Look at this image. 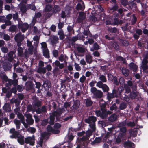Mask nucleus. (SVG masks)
<instances>
[{
	"instance_id": "1",
	"label": "nucleus",
	"mask_w": 148,
	"mask_h": 148,
	"mask_svg": "<svg viewBox=\"0 0 148 148\" xmlns=\"http://www.w3.org/2000/svg\"><path fill=\"white\" fill-rule=\"evenodd\" d=\"M90 91L93 94V97L96 99H100L103 96V93L102 91L97 90L95 87H91Z\"/></svg>"
},
{
	"instance_id": "2",
	"label": "nucleus",
	"mask_w": 148,
	"mask_h": 148,
	"mask_svg": "<svg viewBox=\"0 0 148 148\" xmlns=\"http://www.w3.org/2000/svg\"><path fill=\"white\" fill-rule=\"evenodd\" d=\"M97 120L96 118L93 116H89L85 120V122L89 124V126L92 130H95V122Z\"/></svg>"
},
{
	"instance_id": "3",
	"label": "nucleus",
	"mask_w": 148,
	"mask_h": 148,
	"mask_svg": "<svg viewBox=\"0 0 148 148\" xmlns=\"http://www.w3.org/2000/svg\"><path fill=\"white\" fill-rule=\"evenodd\" d=\"M25 36L22 34L21 32H19L16 34L14 36V40L16 42L17 46H21L22 42L25 39Z\"/></svg>"
},
{
	"instance_id": "4",
	"label": "nucleus",
	"mask_w": 148,
	"mask_h": 148,
	"mask_svg": "<svg viewBox=\"0 0 148 148\" xmlns=\"http://www.w3.org/2000/svg\"><path fill=\"white\" fill-rule=\"evenodd\" d=\"M101 112L100 110H97L95 111V114L97 116H100L102 119H106L108 117V114H110L112 112L109 110L101 111Z\"/></svg>"
},
{
	"instance_id": "5",
	"label": "nucleus",
	"mask_w": 148,
	"mask_h": 148,
	"mask_svg": "<svg viewBox=\"0 0 148 148\" xmlns=\"http://www.w3.org/2000/svg\"><path fill=\"white\" fill-rule=\"evenodd\" d=\"M74 132H76L75 130H68L67 135L65 138V142L69 143L73 140L74 137L75 136V135H74Z\"/></svg>"
},
{
	"instance_id": "6",
	"label": "nucleus",
	"mask_w": 148,
	"mask_h": 148,
	"mask_svg": "<svg viewBox=\"0 0 148 148\" xmlns=\"http://www.w3.org/2000/svg\"><path fill=\"white\" fill-rule=\"evenodd\" d=\"M7 60L12 63H15L16 62V61L14 59L16 57V51H11L7 54Z\"/></svg>"
},
{
	"instance_id": "7",
	"label": "nucleus",
	"mask_w": 148,
	"mask_h": 148,
	"mask_svg": "<svg viewBox=\"0 0 148 148\" xmlns=\"http://www.w3.org/2000/svg\"><path fill=\"white\" fill-rule=\"evenodd\" d=\"M19 20V23L18 26L19 29H21L22 32L24 33L29 28V25L27 23H23L21 20Z\"/></svg>"
},
{
	"instance_id": "8",
	"label": "nucleus",
	"mask_w": 148,
	"mask_h": 148,
	"mask_svg": "<svg viewBox=\"0 0 148 148\" xmlns=\"http://www.w3.org/2000/svg\"><path fill=\"white\" fill-rule=\"evenodd\" d=\"M66 111L65 109L63 108H58L56 111L52 112V114L56 117V120H58L61 114Z\"/></svg>"
},
{
	"instance_id": "9",
	"label": "nucleus",
	"mask_w": 148,
	"mask_h": 148,
	"mask_svg": "<svg viewBox=\"0 0 148 148\" xmlns=\"http://www.w3.org/2000/svg\"><path fill=\"white\" fill-rule=\"evenodd\" d=\"M55 64L56 66L54 69L53 70V72L55 74L57 72L59 71V69H62L64 68V64L63 63H60L59 61L56 60L55 62L53 63V64Z\"/></svg>"
},
{
	"instance_id": "10",
	"label": "nucleus",
	"mask_w": 148,
	"mask_h": 148,
	"mask_svg": "<svg viewBox=\"0 0 148 148\" xmlns=\"http://www.w3.org/2000/svg\"><path fill=\"white\" fill-rule=\"evenodd\" d=\"M25 117L27 118L26 119V124H27V127H25L26 129H28L30 125L33 124L34 121L32 118V116L29 114H27L25 115Z\"/></svg>"
},
{
	"instance_id": "11",
	"label": "nucleus",
	"mask_w": 148,
	"mask_h": 148,
	"mask_svg": "<svg viewBox=\"0 0 148 148\" xmlns=\"http://www.w3.org/2000/svg\"><path fill=\"white\" fill-rule=\"evenodd\" d=\"M27 91H34V85L31 81H28L26 82L25 86Z\"/></svg>"
},
{
	"instance_id": "12",
	"label": "nucleus",
	"mask_w": 148,
	"mask_h": 148,
	"mask_svg": "<svg viewBox=\"0 0 148 148\" xmlns=\"http://www.w3.org/2000/svg\"><path fill=\"white\" fill-rule=\"evenodd\" d=\"M21 130H10L9 133L12 134L10 137L11 139L16 138L21 135Z\"/></svg>"
},
{
	"instance_id": "13",
	"label": "nucleus",
	"mask_w": 148,
	"mask_h": 148,
	"mask_svg": "<svg viewBox=\"0 0 148 148\" xmlns=\"http://www.w3.org/2000/svg\"><path fill=\"white\" fill-rule=\"evenodd\" d=\"M117 93H118V88L115 86H114L112 90V93H109L108 92L107 97L108 99L113 98L114 97H117Z\"/></svg>"
},
{
	"instance_id": "14",
	"label": "nucleus",
	"mask_w": 148,
	"mask_h": 148,
	"mask_svg": "<svg viewBox=\"0 0 148 148\" xmlns=\"http://www.w3.org/2000/svg\"><path fill=\"white\" fill-rule=\"evenodd\" d=\"M96 86L100 88H102L104 92H108L109 89L106 84H103L101 82H97Z\"/></svg>"
},
{
	"instance_id": "15",
	"label": "nucleus",
	"mask_w": 148,
	"mask_h": 148,
	"mask_svg": "<svg viewBox=\"0 0 148 148\" xmlns=\"http://www.w3.org/2000/svg\"><path fill=\"white\" fill-rule=\"evenodd\" d=\"M56 117L54 115L52 114H51L49 116L50 120L49 121V123L50 125H48L47 128V130H53L52 127L50 125H53L54 124V121L55 120V117Z\"/></svg>"
},
{
	"instance_id": "16",
	"label": "nucleus",
	"mask_w": 148,
	"mask_h": 148,
	"mask_svg": "<svg viewBox=\"0 0 148 148\" xmlns=\"http://www.w3.org/2000/svg\"><path fill=\"white\" fill-rule=\"evenodd\" d=\"M25 143H29L30 145L33 146L35 143V138L33 135L32 137H28L25 139Z\"/></svg>"
},
{
	"instance_id": "17",
	"label": "nucleus",
	"mask_w": 148,
	"mask_h": 148,
	"mask_svg": "<svg viewBox=\"0 0 148 148\" xmlns=\"http://www.w3.org/2000/svg\"><path fill=\"white\" fill-rule=\"evenodd\" d=\"M32 104L34 107L39 108L42 106V101L39 99L35 98L33 99Z\"/></svg>"
},
{
	"instance_id": "18",
	"label": "nucleus",
	"mask_w": 148,
	"mask_h": 148,
	"mask_svg": "<svg viewBox=\"0 0 148 148\" xmlns=\"http://www.w3.org/2000/svg\"><path fill=\"white\" fill-rule=\"evenodd\" d=\"M86 18V14L84 12H79V15L77 21L78 23L82 22Z\"/></svg>"
},
{
	"instance_id": "19",
	"label": "nucleus",
	"mask_w": 148,
	"mask_h": 148,
	"mask_svg": "<svg viewBox=\"0 0 148 148\" xmlns=\"http://www.w3.org/2000/svg\"><path fill=\"white\" fill-rule=\"evenodd\" d=\"M123 145L124 148H135L134 144L129 140L124 142Z\"/></svg>"
},
{
	"instance_id": "20",
	"label": "nucleus",
	"mask_w": 148,
	"mask_h": 148,
	"mask_svg": "<svg viewBox=\"0 0 148 148\" xmlns=\"http://www.w3.org/2000/svg\"><path fill=\"white\" fill-rule=\"evenodd\" d=\"M80 104V102L78 100H74L72 106L70 108L72 110H77L79 107Z\"/></svg>"
},
{
	"instance_id": "21",
	"label": "nucleus",
	"mask_w": 148,
	"mask_h": 148,
	"mask_svg": "<svg viewBox=\"0 0 148 148\" xmlns=\"http://www.w3.org/2000/svg\"><path fill=\"white\" fill-rule=\"evenodd\" d=\"M127 85V87H131L133 91H136L137 89L136 85L135 84H133L132 82L130 80H129L127 82V84H124V86Z\"/></svg>"
},
{
	"instance_id": "22",
	"label": "nucleus",
	"mask_w": 148,
	"mask_h": 148,
	"mask_svg": "<svg viewBox=\"0 0 148 148\" xmlns=\"http://www.w3.org/2000/svg\"><path fill=\"white\" fill-rule=\"evenodd\" d=\"M93 57L90 53L86 54L85 55V60L87 63L90 64L93 62Z\"/></svg>"
},
{
	"instance_id": "23",
	"label": "nucleus",
	"mask_w": 148,
	"mask_h": 148,
	"mask_svg": "<svg viewBox=\"0 0 148 148\" xmlns=\"http://www.w3.org/2000/svg\"><path fill=\"white\" fill-rule=\"evenodd\" d=\"M58 40L59 38L57 36H52L51 38V42L52 45H53L55 49L56 47V44L58 42Z\"/></svg>"
},
{
	"instance_id": "24",
	"label": "nucleus",
	"mask_w": 148,
	"mask_h": 148,
	"mask_svg": "<svg viewBox=\"0 0 148 148\" xmlns=\"http://www.w3.org/2000/svg\"><path fill=\"white\" fill-rule=\"evenodd\" d=\"M50 132H44L41 134L40 138H42L43 139H47L49 138L50 136V133H49Z\"/></svg>"
},
{
	"instance_id": "25",
	"label": "nucleus",
	"mask_w": 148,
	"mask_h": 148,
	"mask_svg": "<svg viewBox=\"0 0 148 148\" xmlns=\"http://www.w3.org/2000/svg\"><path fill=\"white\" fill-rule=\"evenodd\" d=\"M18 118L20 119L21 123L23 124L25 127H27V124H26V123L25 122V118L23 116L21 113L17 115Z\"/></svg>"
},
{
	"instance_id": "26",
	"label": "nucleus",
	"mask_w": 148,
	"mask_h": 148,
	"mask_svg": "<svg viewBox=\"0 0 148 148\" xmlns=\"http://www.w3.org/2000/svg\"><path fill=\"white\" fill-rule=\"evenodd\" d=\"M4 113L10 112L11 110V107L8 103H6L3 107Z\"/></svg>"
},
{
	"instance_id": "27",
	"label": "nucleus",
	"mask_w": 148,
	"mask_h": 148,
	"mask_svg": "<svg viewBox=\"0 0 148 148\" xmlns=\"http://www.w3.org/2000/svg\"><path fill=\"white\" fill-rule=\"evenodd\" d=\"M84 102L85 106L87 107L91 106L93 103V102L90 98H88L85 99L84 100Z\"/></svg>"
},
{
	"instance_id": "28",
	"label": "nucleus",
	"mask_w": 148,
	"mask_h": 148,
	"mask_svg": "<svg viewBox=\"0 0 148 148\" xmlns=\"http://www.w3.org/2000/svg\"><path fill=\"white\" fill-rule=\"evenodd\" d=\"M122 133H120L119 137L122 140H125L126 138V132L127 130H120Z\"/></svg>"
},
{
	"instance_id": "29",
	"label": "nucleus",
	"mask_w": 148,
	"mask_h": 148,
	"mask_svg": "<svg viewBox=\"0 0 148 148\" xmlns=\"http://www.w3.org/2000/svg\"><path fill=\"white\" fill-rule=\"evenodd\" d=\"M79 39L83 40V41L84 40L83 39L84 38V37L81 36L80 37H79ZM78 38L79 37H78L77 36H74L70 40L71 45L73 46L74 44V42L78 40Z\"/></svg>"
},
{
	"instance_id": "30",
	"label": "nucleus",
	"mask_w": 148,
	"mask_h": 148,
	"mask_svg": "<svg viewBox=\"0 0 148 148\" xmlns=\"http://www.w3.org/2000/svg\"><path fill=\"white\" fill-rule=\"evenodd\" d=\"M130 69L132 70L134 72H136L138 68V66L134 63L132 62L129 65Z\"/></svg>"
},
{
	"instance_id": "31",
	"label": "nucleus",
	"mask_w": 148,
	"mask_h": 148,
	"mask_svg": "<svg viewBox=\"0 0 148 148\" xmlns=\"http://www.w3.org/2000/svg\"><path fill=\"white\" fill-rule=\"evenodd\" d=\"M85 8L83 2H82V3H78L76 7V9L77 10H83Z\"/></svg>"
},
{
	"instance_id": "32",
	"label": "nucleus",
	"mask_w": 148,
	"mask_h": 148,
	"mask_svg": "<svg viewBox=\"0 0 148 148\" xmlns=\"http://www.w3.org/2000/svg\"><path fill=\"white\" fill-rule=\"evenodd\" d=\"M12 66V65L9 62L6 63L3 65V68L5 71L9 70Z\"/></svg>"
},
{
	"instance_id": "33",
	"label": "nucleus",
	"mask_w": 148,
	"mask_h": 148,
	"mask_svg": "<svg viewBox=\"0 0 148 148\" xmlns=\"http://www.w3.org/2000/svg\"><path fill=\"white\" fill-rule=\"evenodd\" d=\"M100 106L101 111L107 110L106 109V104L103 100H101L100 102Z\"/></svg>"
},
{
	"instance_id": "34",
	"label": "nucleus",
	"mask_w": 148,
	"mask_h": 148,
	"mask_svg": "<svg viewBox=\"0 0 148 148\" xmlns=\"http://www.w3.org/2000/svg\"><path fill=\"white\" fill-rule=\"evenodd\" d=\"M117 115L115 114H114L110 116L108 118V121L110 122H114L116 119Z\"/></svg>"
},
{
	"instance_id": "35",
	"label": "nucleus",
	"mask_w": 148,
	"mask_h": 148,
	"mask_svg": "<svg viewBox=\"0 0 148 148\" xmlns=\"http://www.w3.org/2000/svg\"><path fill=\"white\" fill-rule=\"evenodd\" d=\"M21 46H18V47L17 49L18 55V56L22 57L24 56L23 49V48L20 47Z\"/></svg>"
},
{
	"instance_id": "36",
	"label": "nucleus",
	"mask_w": 148,
	"mask_h": 148,
	"mask_svg": "<svg viewBox=\"0 0 148 148\" xmlns=\"http://www.w3.org/2000/svg\"><path fill=\"white\" fill-rule=\"evenodd\" d=\"M76 49L77 51L80 53H84L88 51L86 48L82 47L77 46L76 47Z\"/></svg>"
},
{
	"instance_id": "37",
	"label": "nucleus",
	"mask_w": 148,
	"mask_h": 148,
	"mask_svg": "<svg viewBox=\"0 0 148 148\" xmlns=\"http://www.w3.org/2000/svg\"><path fill=\"white\" fill-rule=\"evenodd\" d=\"M42 16V14L40 12H38L37 13H36L34 16L33 18V20L32 21V22L34 23V24H35L36 23L37 18H40Z\"/></svg>"
},
{
	"instance_id": "38",
	"label": "nucleus",
	"mask_w": 148,
	"mask_h": 148,
	"mask_svg": "<svg viewBox=\"0 0 148 148\" xmlns=\"http://www.w3.org/2000/svg\"><path fill=\"white\" fill-rule=\"evenodd\" d=\"M99 79L100 81L97 82H101L102 83H106L107 82V80L106 77L103 75H100L99 76Z\"/></svg>"
},
{
	"instance_id": "39",
	"label": "nucleus",
	"mask_w": 148,
	"mask_h": 148,
	"mask_svg": "<svg viewBox=\"0 0 148 148\" xmlns=\"http://www.w3.org/2000/svg\"><path fill=\"white\" fill-rule=\"evenodd\" d=\"M24 137L22 136L21 134L17 138V141L21 145L24 144L25 143V140H24Z\"/></svg>"
},
{
	"instance_id": "40",
	"label": "nucleus",
	"mask_w": 148,
	"mask_h": 148,
	"mask_svg": "<svg viewBox=\"0 0 148 148\" xmlns=\"http://www.w3.org/2000/svg\"><path fill=\"white\" fill-rule=\"evenodd\" d=\"M37 47H35L34 48V47H28V49L29 53L30 55H32L34 52V53H36L37 52Z\"/></svg>"
},
{
	"instance_id": "41",
	"label": "nucleus",
	"mask_w": 148,
	"mask_h": 148,
	"mask_svg": "<svg viewBox=\"0 0 148 148\" xmlns=\"http://www.w3.org/2000/svg\"><path fill=\"white\" fill-rule=\"evenodd\" d=\"M8 83L10 85H13L15 86L17 85L18 84V80L17 79H14L13 80L10 79L8 81Z\"/></svg>"
},
{
	"instance_id": "42",
	"label": "nucleus",
	"mask_w": 148,
	"mask_h": 148,
	"mask_svg": "<svg viewBox=\"0 0 148 148\" xmlns=\"http://www.w3.org/2000/svg\"><path fill=\"white\" fill-rule=\"evenodd\" d=\"M46 71L45 67H39L37 70V72L39 73L44 74L46 73Z\"/></svg>"
},
{
	"instance_id": "43",
	"label": "nucleus",
	"mask_w": 148,
	"mask_h": 148,
	"mask_svg": "<svg viewBox=\"0 0 148 148\" xmlns=\"http://www.w3.org/2000/svg\"><path fill=\"white\" fill-rule=\"evenodd\" d=\"M60 10V8L58 5H54L52 9L53 13L56 14Z\"/></svg>"
},
{
	"instance_id": "44",
	"label": "nucleus",
	"mask_w": 148,
	"mask_h": 148,
	"mask_svg": "<svg viewBox=\"0 0 148 148\" xmlns=\"http://www.w3.org/2000/svg\"><path fill=\"white\" fill-rule=\"evenodd\" d=\"M58 34L59 35V38L60 40H63L65 38V35L62 29H60L58 32Z\"/></svg>"
},
{
	"instance_id": "45",
	"label": "nucleus",
	"mask_w": 148,
	"mask_h": 148,
	"mask_svg": "<svg viewBox=\"0 0 148 148\" xmlns=\"http://www.w3.org/2000/svg\"><path fill=\"white\" fill-rule=\"evenodd\" d=\"M43 56L47 58H50L49 51L48 49L43 50H42Z\"/></svg>"
},
{
	"instance_id": "46",
	"label": "nucleus",
	"mask_w": 148,
	"mask_h": 148,
	"mask_svg": "<svg viewBox=\"0 0 148 148\" xmlns=\"http://www.w3.org/2000/svg\"><path fill=\"white\" fill-rule=\"evenodd\" d=\"M122 72L123 74L126 77L127 76L130 74L129 70L125 68H123L122 69Z\"/></svg>"
},
{
	"instance_id": "47",
	"label": "nucleus",
	"mask_w": 148,
	"mask_h": 148,
	"mask_svg": "<svg viewBox=\"0 0 148 148\" xmlns=\"http://www.w3.org/2000/svg\"><path fill=\"white\" fill-rule=\"evenodd\" d=\"M147 62L146 60L143 61L142 62L141 67L143 70H145L148 68V66L147 65Z\"/></svg>"
},
{
	"instance_id": "48",
	"label": "nucleus",
	"mask_w": 148,
	"mask_h": 148,
	"mask_svg": "<svg viewBox=\"0 0 148 148\" xmlns=\"http://www.w3.org/2000/svg\"><path fill=\"white\" fill-rule=\"evenodd\" d=\"M13 122L16 126V129H19L21 125L20 121L17 119H15L13 121Z\"/></svg>"
},
{
	"instance_id": "49",
	"label": "nucleus",
	"mask_w": 148,
	"mask_h": 148,
	"mask_svg": "<svg viewBox=\"0 0 148 148\" xmlns=\"http://www.w3.org/2000/svg\"><path fill=\"white\" fill-rule=\"evenodd\" d=\"M53 7L50 4L46 5L45 8V12H49L52 10Z\"/></svg>"
},
{
	"instance_id": "50",
	"label": "nucleus",
	"mask_w": 148,
	"mask_h": 148,
	"mask_svg": "<svg viewBox=\"0 0 148 148\" xmlns=\"http://www.w3.org/2000/svg\"><path fill=\"white\" fill-rule=\"evenodd\" d=\"M126 122H123L119 124L118 127L120 128V130H126Z\"/></svg>"
},
{
	"instance_id": "51",
	"label": "nucleus",
	"mask_w": 148,
	"mask_h": 148,
	"mask_svg": "<svg viewBox=\"0 0 148 148\" xmlns=\"http://www.w3.org/2000/svg\"><path fill=\"white\" fill-rule=\"evenodd\" d=\"M10 102L11 104L15 103L17 106H18V105H19L20 102V101L18 99H15L14 98L11 99L10 101Z\"/></svg>"
},
{
	"instance_id": "52",
	"label": "nucleus",
	"mask_w": 148,
	"mask_h": 148,
	"mask_svg": "<svg viewBox=\"0 0 148 148\" xmlns=\"http://www.w3.org/2000/svg\"><path fill=\"white\" fill-rule=\"evenodd\" d=\"M96 130H87L85 133L86 137L88 138L92 135V132H95Z\"/></svg>"
},
{
	"instance_id": "53",
	"label": "nucleus",
	"mask_w": 148,
	"mask_h": 148,
	"mask_svg": "<svg viewBox=\"0 0 148 148\" xmlns=\"http://www.w3.org/2000/svg\"><path fill=\"white\" fill-rule=\"evenodd\" d=\"M133 91L132 92L130 93V97L132 99H134L137 95V94L136 92Z\"/></svg>"
},
{
	"instance_id": "54",
	"label": "nucleus",
	"mask_w": 148,
	"mask_h": 148,
	"mask_svg": "<svg viewBox=\"0 0 148 148\" xmlns=\"http://www.w3.org/2000/svg\"><path fill=\"white\" fill-rule=\"evenodd\" d=\"M99 49V46L96 43H95L93 45V47L90 49V51H93L95 50H97Z\"/></svg>"
},
{
	"instance_id": "55",
	"label": "nucleus",
	"mask_w": 148,
	"mask_h": 148,
	"mask_svg": "<svg viewBox=\"0 0 148 148\" xmlns=\"http://www.w3.org/2000/svg\"><path fill=\"white\" fill-rule=\"evenodd\" d=\"M127 106V104L123 102L120 105L119 109L121 110H123L126 108Z\"/></svg>"
},
{
	"instance_id": "56",
	"label": "nucleus",
	"mask_w": 148,
	"mask_h": 148,
	"mask_svg": "<svg viewBox=\"0 0 148 148\" xmlns=\"http://www.w3.org/2000/svg\"><path fill=\"white\" fill-rule=\"evenodd\" d=\"M124 88L125 90V95L128 94L129 93H131V90L130 87H127V85L124 86Z\"/></svg>"
},
{
	"instance_id": "57",
	"label": "nucleus",
	"mask_w": 148,
	"mask_h": 148,
	"mask_svg": "<svg viewBox=\"0 0 148 148\" xmlns=\"http://www.w3.org/2000/svg\"><path fill=\"white\" fill-rule=\"evenodd\" d=\"M14 20L16 21L17 20L18 21V23H19V20H21V19L18 18V13H16L15 14H14L12 16Z\"/></svg>"
},
{
	"instance_id": "58",
	"label": "nucleus",
	"mask_w": 148,
	"mask_h": 148,
	"mask_svg": "<svg viewBox=\"0 0 148 148\" xmlns=\"http://www.w3.org/2000/svg\"><path fill=\"white\" fill-rule=\"evenodd\" d=\"M129 132L130 133L131 135L132 136H133L135 137L136 136L138 132V130H129Z\"/></svg>"
},
{
	"instance_id": "59",
	"label": "nucleus",
	"mask_w": 148,
	"mask_h": 148,
	"mask_svg": "<svg viewBox=\"0 0 148 148\" xmlns=\"http://www.w3.org/2000/svg\"><path fill=\"white\" fill-rule=\"evenodd\" d=\"M43 86L45 89H48L50 87L49 82L48 81H45L43 83Z\"/></svg>"
},
{
	"instance_id": "60",
	"label": "nucleus",
	"mask_w": 148,
	"mask_h": 148,
	"mask_svg": "<svg viewBox=\"0 0 148 148\" xmlns=\"http://www.w3.org/2000/svg\"><path fill=\"white\" fill-rule=\"evenodd\" d=\"M58 59L60 61L62 62L63 61L65 62L66 60L65 58V56L63 54H61L58 58Z\"/></svg>"
},
{
	"instance_id": "61",
	"label": "nucleus",
	"mask_w": 148,
	"mask_h": 148,
	"mask_svg": "<svg viewBox=\"0 0 148 148\" xmlns=\"http://www.w3.org/2000/svg\"><path fill=\"white\" fill-rule=\"evenodd\" d=\"M86 77L83 75L79 79V82L81 84H83L86 81Z\"/></svg>"
},
{
	"instance_id": "62",
	"label": "nucleus",
	"mask_w": 148,
	"mask_h": 148,
	"mask_svg": "<svg viewBox=\"0 0 148 148\" xmlns=\"http://www.w3.org/2000/svg\"><path fill=\"white\" fill-rule=\"evenodd\" d=\"M72 9L73 8L72 7H70L69 6H67L65 8V10L66 13L69 14L71 11Z\"/></svg>"
},
{
	"instance_id": "63",
	"label": "nucleus",
	"mask_w": 148,
	"mask_h": 148,
	"mask_svg": "<svg viewBox=\"0 0 148 148\" xmlns=\"http://www.w3.org/2000/svg\"><path fill=\"white\" fill-rule=\"evenodd\" d=\"M52 13L49 12H45V19H47L50 18L52 15Z\"/></svg>"
},
{
	"instance_id": "64",
	"label": "nucleus",
	"mask_w": 148,
	"mask_h": 148,
	"mask_svg": "<svg viewBox=\"0 0 148 148\" xmlns=\"http://www.w3.org/2000/svg\"><path fill=\"white\" fill-rule=\"evenodd\" d=\"M101 140V138L99 137L96 138L92 142L93 144L99 143Z\"/></svg>"
}]
</instances>
